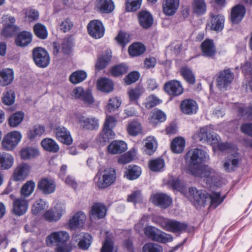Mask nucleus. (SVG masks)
Listing matches in <instances>:
<instances>
[{
    "label": "nucleus",
    "mask_w": 252,
    "mask_h": 252,
    "mask_svg": "<svg viewBox=\"0 0 252 252\" xmlns=\"http://www.w3.org/2000/svg\"><path fill=\"white\" fill-rule=\"evenodd\" d=\"M189 196L194 204L204 206L207 202L210 203V207L216 208L224 200V196H220V192H214L208 194L203 190H197L196 188L190 187L189 189Z\"/></svg>",
    "instance_id": "f257e3e1"
},
{
    "label": "nucleus",
    "mask_w": 252,
    "mask_h": 252,
    "mask_svg": "<svg viewBox=\"0 0 252 252\" xmlns=\"http://www.w3.org/2000/svg\"><path fill=\"white\" fill-rule=\"evenodd\" d=\"M209 158L207 152L203 149L194 148L189 150L185 157V160L188 163V172L190 173L191 170L196 169L202 162L208 161Z\"/></svg>",
    "instance_id": "f03ea898"
},
{
    "label": "nucleus",
    "mask_w": 252,
    "mask_h": 252,
    "mask_svg": "<svg viewBox=\"0 0 252 252\" xmlns=\"http://www.w3.org/2000/svg\"><path fill=\"white\" fill-rule=\"evenodd\" d=\"M153 221L166 231L173 233L181 232L188 227L187 223L177 220H168L161 217L153 218Z\"/></svg>",
    "instance_id": "7ed1b4c3"
},
{
    "label": "nucleus",
    "mask_w": 252,
    "mask_h": 252,
    "mask_svg": "<svg viewBox=\"0 0 252 252\" xmlns=\"http://www.w3.org/2000/svg\"><path fill=\"white\" fill-rule=\"evenodd\" d=\"M192 175L204 179L209 184H211L213 181H219L215 170L207 165H202L189 173Z\"/></svg>",
    "instance_id": "20e7f679"
},
{
    "label": "nucleus",
    "mask_w": 252,
    "mask_h": 252,
    "mask_svg": "<svg viewBox=\"0 0 252 252\" xmlns=\"http://www.w3.org/2000/svg\"><path fill=\"white\" fill-rule=\"evenodd\" d=\"M145 235L151 240L162 243H166L172 241V236L161 231L152 226H148L144 229Z\"/></svg>",
    "instance_id": "39448f33"
},
{
    "label": "nucleus",
    "mask_w": 252,
    "mask_h": 252,
    "mask_svg": "<svg viewBox=\"0 0 252 252\" xmlns=\"http://www.w3.org/2000/svg\"><path fill=\"white\" fill-rule=\"evenodd\" d=\"M116 171L114 168H107L102 173H98L95 180L97 186L100 189H104L110 186L115 180Z\"/></svg>",
    "instance_id": "423d86ee"
},
{
    "label": "nucleus",
    "mask_w": 252,
    "mask_h": 252,
    "mask_svg": "<svg viewBox=\"0 0 252 252\" xmlns=\"http://www.w3.org/2000/svg\"><path fill=\"white\" fill-rule=\"evenodd\" d=\"M35 64L39 67H46L50 63V58L48 52L42 47H35L32 51Z\"/></svg>",
    "instance_id": "0eeeda50"
},
{
    "label": "nucleus",
    "mask_w": 252,
    "mask_h": 252,
    "mask_svg": "<svg viewBox=\"0 0 252 252\" xmlns=\"http://www.w3.org/2000/svg\"><path fill=\"white\" fill-rule=\"evenodd\" d=\"M65 210L66 205L64 203H57L54 208L45 212L44 219L48 222H57L61 219Z\"/></svg>",
    "instance_id": "6e6552de"
},
{
    "label": "nucleus",
    "mask_w": 252,
    "mask_h": 252,
    "mask_svg": "<svg viewBox=\"0 0 252 252\" xmlns=\"http://www.w3.org/2000/svg\"><path fill=\"white\" fill-rule=\"evenodd\" d=\"M21 138V133L18 131H13L8 133L2 140V148L6 151L13 150L18 145Z\"/></svg>",
    "instance_id": "1a4fd4ad"
},
{
    "label": "nucleus",
    "mask_w": 252,
    "mask_h": 252,
    "mask_svg": "<svg viewBox=\"0 0 252 252\" xmlns=\"http://www.w3.org/2000/svg\"><path fill=\"white\" fill-rule=\"evenodd\" d=\"M116 122L117 120L114 116L106 117L103 132L98 138L100 142H106L110 139L114 138L115 134L112 128L115 126Z\"/></svg>",
    "instance_id": "9d476101"
},
{
    "label": "nucleus",
    "mask_w": 252,
    "mask_h": 252,
    "mask_svg": "<svg viewBox=\"0 0 252 252\" xmlns=\"http://www.w3.org/2000/svg\"><path fill=\"white\" fill-rule=\"evenodd\" d=\"M234 78L233 74L229 69L220 72L216 79L217 86L220 90L226 89L230 85Z\"/></svg>",
    "instance_id": "9b49d317"
},
{
    "label": "nucleus",
    "mask_w": 252,
    "mask_h": 252,
    "mask_svg": "<svg viewBox=\"0 0 252 252\" xmlns=\"http://www.w3.org/2000/svg\"><path fill=\"white\" fill-rule=\"evenodd\" d=\"M196 136L200 141H207L212 144H216L220 140V136L216 133H211L207 126L200 128L196 134Z\"/></svg>",
    "instance_id": "f8f14e48"
},
{
    "label": "nucleus",
    "mask_w": 252,
    "mask_h": 252,
    "mask_svg": "<svg viewBox=\"0 0 252 252\" xmlns=\"http://www.w3.org/2000/svg\"><path fill=\"white\" fill-rule=\"evenodd\" d=\"M88 31L89 34L96 39L102 37L104 33V28L102 23L97 20L91 21L89 23Z\"/></svg>",
    "instance_id": "ddd939ff"
},
{
    "label": "nucleus",
    "mask_w": 252,
    "mask_h": 252,
    "mask_svg": "<svg viewBox=\"0 0 252 252\" xmlns=\"http://www.w3.org/2000/svg\"><path fill=\"white\" fill-rule=\"evenodd\" d=\"M164 88L165 91L169 95L173 96L180 95L184 91L181 83L176 80H171L165 83Z\"/></svg>",
    "instance_id": "4468645a"
},
{
    "label": "nucleus",
    "mask_w": 252,
    "mask_h": 252,
    "mask_svg": "<svg viewBox=\"0 0 252 252\" xmlns=\"http://www.w3.org/2000/svg\"><path fill=\"white\" fill-rule=\"evenodd\" d=\"M69 236L68 233L64 231H59L51 233L46 238L47 244H53L55 243L58 244H66Z\"/></svg>",
    "instance_id": "2eb2a0df"
},
{
    "label": "nucleus",
    "mask_w": 252,
    "mask_h": 252,
    "mask_svg": "<svg viewBox=\"0 0 252 252\" xmlns=\"http://www.w3.org/2000/svg\"><path fill=\"white\" fill-rule=\"evenodd\" d=\"M73 94L75 98L81 100L88 105L94 102L92 92L89 89L85 90L82 87H77L73 90Z\"/></svg>",
    "instance_id": "dca6fc26"
},
{
    "label": "nucleus",
    "mask_w": 252,
    "mask_h": 252,
    "mask_svg": "<svg viewBox=\"0 0 252 252\" xmlns=\"http://www.w3.org/2000/svg\"><path fill=\"white\" fill-rule=\"evenodd\" d=\"M28 208V201L26 198L20 196L13 201L12 212L15 215H23L27 212Z\"/></svg>",
    "instance_id": "f3484780"
},
{
    "label": "nucleus",
    "mask_w": 252,
    "mask_h": 252,
    "mask_svg": "<svg viewBox=\"0 0 252 252\" xmlns=\"http://www.w3.org/2000/svg\"><path fill=\"white\" fill-rule=\"evenodd\" d=\"M180 5V0H163V13L166 16H172L177 11Z\"/></svg>",
    "instance_id": "a211bd4d"
},
{
    "label": "nucleus",
    "mask_w": 252,
    "mask_h": 252,
    "mask_svg": "<svg viewBox=\"0 0 252 252\" xmlns=\"http://www.w3.org/2000/svg\"><path fill=\"white\" fill-rule=\"evenodd\" d=\"M56 183L54 180L48 179H42L37 184L38 189L45 194L53 193L56 189Z\"/></svg>",
    "instance_id": "6ab92c4d"
},
{
    "label": "nucleus",
    "mask_w": 252,
    "mask_h": 252,
    "mask_svg": "<svg viewBox=\"0 0 252 252\" xmlns=\"http://www.w3.org/2000/svg\"><path fill=\"white\" fill-rule=\"evenodd\" d=\"M152 202L162 208L169 207L171 203V198L167 194L163 193H158L153 194L151 197Z\"/></svg>",
    "instance_id": "aec40b11"
},
{
    "label": "nucleus",
    "mask_w": 252,
    "mask_h": 252,
    "mask_svg": "<svg viewBox=\"0 0 252 252\" xmlns=\"http://www.w3.org/2000/svg\"><path fill=\"white\" fill-rule=\"evenodd\" d=\"M198 107L196 102L191 99H186L180 104L181 111L186 115H192L196 113Z\"/></svg>",
    "instance_id": "412c9836"
},
{
    "label": "nucleus",
    "mask_w": 252,
    "mask_h": 252,
    "mask_svg": "<svg viewBox=\"0 0 252 252\" xmlns=\"http://www.w3.org/2000/svg\"><path fill=\"white\" fill-rule=\"evenodd\" d=\"M57 139L62 143L66 145H70L72 143V139L70 132L63 126H59L54 129Z\"/></svg>",
    "instance_id": "4be33fe9"
},
{
    "label": "nucleus",
    "mask_w": 252,
    "mask_h": 252,
    "mask_svg": "<svg viewBox=\"0 0 252 252\" xmlns=\"http://www.w3.org/2000/svg\"><path fill=\"white\" fill-rule=\"evenodd\" d=\"M31 167L28 163L22 162L18 165L13 173V178L16 181L24 180L30 173Z\"/></svg>",
    "instance_id": "5701e85b"
},
{
    "label": "nucleus",
    "mask_w": 252,
    "mask_h": 252,
    "mask_svg": "<svg viewBox=\"0 0 252 252\" xmlns=\"http://www.w3.org/2000/svg\"><path fill=\"white\" fill-rule=\"evenodd\" d=\"M107 209L105 206L100 203H94L90 213L91 219H101L106 215Z\"/></svg>",
    "instance_id": "b1692460"
},
{
    "label": "nucleus",
    "mask_w": 252,
    "mask_h": 252,
    "mask_svg": "<svg viewBox=\"0 0 252 252\" xmlns=\"http://www.w3.org/2000/svg\"><path fill=\"white\" fill-rule=\"evenodd\" d=\"M20 158L24 160L36 158L40 155L38 149L35 147L28 146L22 148L19 152Z\"/></svg>",
    "instance_id": "393cba45"
},
{
    "label": "nucleus",
    "mask_w": 252,
    "mask_h": 252,
    "mask_svg": "<svg viewBox=\"0 0 252 252\" xmlns=\"http://www.w3.org/2000/svg\"><path fill=\"white\" fill-rule=\"evenodd\" d=\"M246 13V8L243 5L237 4L234 6L231 11V21L233 24L239 23Z\"/></svg>",
    "instance_id": "a878e982"
},
{
    "label": "nucleus",
    "mask_w": 252,
    "mask_h": 252,
    "mask_svg": "<svg viewBox=\"0 0 252 252\" xmlns=\"http://www.w3.org/2000/svg\"><path fill=\"white\" fill-rule=\"evenodd\" d=\"M86 220V215L82 211L78 212L69 220L68 226L71 229H75L82 225Z\"/></svg>",
    "instance_id": "bb28decb"
},
{
    "label": "nucleus",
    "mask_w": 252,
    "mask_h": 252,
    "mask_svg": "<svg viewBox=\"0 0 252 252\" xmlns=\"http://www.w3.org/2000/svg\"><path fill=\"white\" fill-rule=\"evenodd\" d=\"M223 163L224 170L230 172L234 171L238 167L239 159L236 154H232L225 158Z\"/></svg>",
    "instance_id": "cd10ccee"
},
{
    "label": "nucleus",
    "mask_w": 252,
    "mask_h": 252,
    "mask_svg": "<svg viewBox=\"0 0 252 252\" xmlns=\"http://www.w3.org/2000/svg\"><path fill=\"white\" fill-rule=\"evenodd\" d=\"M79 124L83 128L89 130L97 129L99 126L98 120L95 117H81L79 119Z\"/></svg>",
    "instance_id": "c85d7f7f"
},
{
    "label": "nucleus",
    "mask_w": 252,
    "mask_h": 252,
    "mask_svg": "<svg viewBox=\"0 0 252 252\" xmlns=\"http://www.w3.org/2000/svg\"><path fill=\"white\" fill-rule=\"evenodd\" d=\"M140 25L144 29H148L152 26L154 20L152 14L148 11H142L138 14Z\"/></svg>",
    "instance_id": "c756f323"
},
{
    "label": "nucleus",
    "mask_w": 252,
    "mask_h": 252,
    "mask_svg": "<svg viewBox=\"0 0 252 252\" xmlns=\"http://www.w3.org/2000/svg\"><path fill=\"white\" fill-rule=\"evenodd\" d=\"M127 149L126 144L123 141H114L108 146V151L112 154L122 153Z\"/></svg>",
    "instance_id": "7c9ffc66"
},
{
    "label": "nucleus",
    "mask_w": 252,
    "mask_h": 252,
    "mask_svg": "<svg viewBox=\"0 0 252 252\" xmlns=\"http://www.w3.org/2000/svg\"><path fill=\"white\" fill-rule=\"evenodd\" d=\"M203 55L206 57L213 58L216 54V48L212 40L206 39L201 45Z\"/></svg>",
    "instance_id": "2f4dec72"
},
{
    "label": "nucleus",
    "mask_w": 252,
    "mask_h": 252,
    "mask_svg": "<svg viewBox=\"0 0 252 252\" xmlns=\"http://www.w3.org/2000/svg\"><path fill=\"white\" fill-rule=\"evenodd\" d=\"M14 79L13 70L5 68L0 72V85L5 86L10 84Z\"/></svg>",
    "instance_id": "473e14b6"
},
{
    "label": "nucleus",
    "mask_w": 252,
    "mask_h": 252,
    "mask_svg": "<svg viewBox=\"0 0 252 252\" xmlns=\"http://www.w3.org/2000/svg\"><path fill=\"white\" fill-rule=\"evenodd\" d=\"M126 169L124 176L130 180L137 179L141 174V168L135 165H129Z\"/></svg>",
    "instance_id": "72a5a7b5"
},
{
    "label": "nucleus",
    "mask_w": 252,
    "mask_h": 252,
    "mask_svg": "<svg viewBox=\"0 0 252 252\" xmlns=\"http://www.w3.org/2000/svg\"><path fill=\"white\" fill-rule=\"evenodd\" d=\"M32 34L28 32H22L17 36L15 39L16 44L20 47H25L32 41Z\"/></svg>",
    "instance_id": "f704fd0d"
},
{
    "label": "nucleus",
    "mask_w": 252,
    "mask_h": 252,
    "mask_svg": "<svg viewBox=\"0 0 252 252\" xmlns=\"http://www.w3.org/2000/svg\"><path fill=\"white\" fill-rule=\"evenodd\" d=\"M14 163L13 156L7 153H0V168L8 169L11 168Z\"/></svg>",
    "instance_id": "c9c22d12"
},
{
    "label": "nucleus",
    "mask_w": 252,
    "mask_h": 252,
    "mask_svg": "<svg viewBox=\"0 0 252 252\" xmlns=\"http://www.w3.org/2000/svg\"><path fill=\"white\" fill-rule=\"evenodd\" d=\"M111 58V54L109 52L99 56L95 64V69L100 70L106 67L109 64Z\"/></svg>",
    "instance_id": "e433bc0d"
},
{
    "label": "nucleus",
    "mask_w": 252,
    "mask_h": 252,
    "mask_svg": "<svg viewBox=\"0 0 252 252\" xmlns=\"http://www.w3.org/2000/svg\"><path fill=\"white\" fill-rule=\"evenodd\" d=\"M96 7L101 12L108 13L114 9V4L111 0H97Z\"/></svg>",
    "instance_id": "4c0bfd02"
},
{
    "label": "nucleus",
    "mask_w": 252,
    "mask_h": 252,
    "mask_svg": "<svg viewBox=\"0 0 252 252\" xmlns=\"http://www.w3.org/2000/svg\"><path fill=\"white\" fill-rule=\"evenodd\" d=\"M211 30L215 31H220L222 30L223 28L224 22V16L220 14L216 16L211 14Z\"/></svg>",
    "instance_id": "58836bf2"
},
{
    "label": "nucleus",
    "mask_w": 252,
    "mask_h": 252,
    "mask_svg": "<svg viewBox=\"0 0 252 252\" xmlns=\"http://www.w3.org/2000/svg\"><path fill=\"white\" fill-rule=\"evenodd\" d=\"M186 141L184 138L177 137L172 140L170 147L171 151L176 154H180L183 152L185 149Z\"/></svg>",
    "instance_id": "ea45409f"
},
{
    "label": "nucleus",
    "mask_w": 252,
    "mask_h": 252,
    "mask_svg": "<svg viewBox=\"0 0 252 252\" xmlns=\"http://www.w3.org/2000/svg\"><path fill=\"white\" fill-rule=\"evenodd\" d=\"M97 89L105 93H109L113 91L114 85L112 81L107 78H102L97 82Z\"/></svg>",
    "instance_id": "a19ab883"
},
{
    "label": "nucleus",
    "mask_w": 252,
    "mask_h": 252,
    "mask_svg": "<svg viewBox=\"0 0 252 252\" xmlns=\"http://www.w3.org/2000/svg\"><path fill=\"white\" fill-rule=\"evenodd\" d=\"M41 145L45 150L52 152L57 153L59 151V146L56 142L50 138H46L41 141Z\"/></svg>",
    "instance_id": "79ce46f5"
},
{
    "label": "nucleus",
    "mask_w": 252,
    "mask_h": 252,
    "mask_svg": "<svg viewBox=\"0 0 252 252\" xmlns=\"http://www.w3.org/2000/svg\"><path fill=\"white\" fill-rule=\"evenodd\" d=\"M45 131L44 126L36 125L30 129L27 133V137L31 140L39 138Z\"/></svg>",
    "instance_id": "37998d69"
},
{
    "label": "nucleus",
    "mask_w": 252,
    "mask_h": 252,
    "mask_svg": "<svg viewBox=\"0 0 252 252\" xmlns=\"http://www.w3.org/2000/svg\"><path fill=\"white\" fill-rule=\"evenodd\" d=\"M35 184L33 181L27 182L20 190L21 197L26 198L30 196L33 192Z\"/></svg>",
    "instance_id": "c03bdc74"
},
{
    "label": "nucleus",
    "mask_w": 252,
    "mask_h": 252,
    "mask_svg": "<svg viewBox=\"0 0 252 252\" xmlns=\"http://www.w3.org/2000/svg\"><path fill=\"white\" fill-rule=\"evenodd\" d=\"M194 13L201 15L206 11L207 6L205 0H193L192 4Z\"/></svg>",
    "instance_id": "a18cd8bd"
},
{
    "label": "nucleus",
    "mask_w": 252,
    "mask_h": 252,
    "mask_svg": "<svg viewBox=\"0 0 252 252\" xmlns=\"http://www.w3.org/2000/svg\"><path fill=\"white\" fill-rule=\"evenodd\" d=\"M24 113L21 111L17 112L8 118V125L10 126L15 127L19 126L23 121Z\"/></svg>",
    "instance_id": "49530a36"
},
{
    "label": "nucleus",
    "mask_w": 252,
    "mask_h": 252,
    "mask_svg": "<svg viewBox=\"0 0 252 252\" xmlns=\"http://www.w3.org/2000/svg\"><path fill=\"white\" fill-rule=\"evenodd\" d=\"M166 120V115L160 110L154 111L151 114L149 118L150 123L153 125H156L158 123L164 122Z\"/></svg>",
    "instance_id": "de8ad7c7"
},
{
    "label": "nucleus",
    "mask_w": 252,
    "mask_h": 252,
    "mask_svg": "<svg viewBox=\"0 0 252 252\" xmlns=\"http://www.w3.org/2000/svg\"><path fill=\"white\" fill-rule=\"evenodd\" d=\"M145 152L149 155L153 154L157 146V143L155 138L153 136L147 137L145 140Z\"/></svg>",
    "instance_id": "09e8293b"
},
{
    "label": "nucleus",
    "mask_w": 252,
    "mask_h": 252,
    "mask_svg": "<svg viewBox=\"0 0 252 252\" xmlns=\"http://www.w3.org/2000/svg\"><path fill=\"white\" fill-rule=\"evenodd\" d=\"M87 76V73L85 71L77 70L70 75L69 80L72 84H76L83 81Z\"/></svg>",
    "instance_id": "8fccbe9b"
},
{
    "label": "nucleus",
    "mask_w": 252,
    "mask_h": 252,
    "mask_svg": "<svg viewBox=\"0 0 252 252\" xmlns=\"http://www.w3.org/2000/svg\"><path fill=\"white\" fill-rule=\"evenodd\" d=\"M145 51L144 45L140 43H135L130 45L128 53L131 56H137L143 54Z\"/></svg>",
    "instance_id": "3c124183"
},
{
    "label": "nucleus",
    "mask_w": 252,
    "mask_h": 252,
    "mask_svg": "<svg viewBox=\"0 0 252 252\" xmlns=\"http://www.w3.org/2000/svg\"><path fill=\"white\" fill-rule=\"evenodd\" d=\"M127 130L129 134L135 136L141 133L142 127L139 122L131 121L128 124Z\"/></svg>",
    "instance_id": "603ef678"
},
{
    "label": "nucleus",
    "mask_w": 252,
    "mask_h": 252,
    "mask_svg": "<svg viewBox=\"0 0 252 252\" xmlns=\"http://www.w3.org/2000/svg\"><path fill=\"white\" fill-rule=\"evenodd\" d=\"M34 34L39 38L45 39L48 33L46 27L40 23L36 24L33 27Z\"/></svg>",
    "instance_id": "864d4df0"
},
{
    "label": "nucleus",
    "mask_w": 252,
    "mask_h": 252,
    "mask_svg": "<svg viewBox=\"0 0 252 252\" xmlns=\"http://www.w3.org/2000/svg\"><path fill=\"white\" fill-rule=\"evenodd\" d=\"M181 73L184 79L189 84H193L195 82V77L190 68L185 67L181 69Z\"/></svg>",
    "instance_id": "5fc2aeb1"
},
{
    "label": "nucleus",
    "mask_w": 252,
    "mask_h": 252,
    "mask_svg": "<svg viewBox=\"0 0 252 252\" xmlns=\"http://www.w3.org/2000/svg\"><path fill=\"white\" fill-rule=\"evenodd\" d=\"M121 102L120 99L114 97L109 99L108 103L106 106V112L111 113L116 110L120 106Z\"/></svg>",
    "instance_id": "6e6d98bb"
},
{
    "label": "nucleus",
    "mask_w": 252,
    "mask_h": 252,
    "mask_svg": "<svg viewBox=\"0 0 252 252\" xmlns=\"http://www.w3.org/2000/svg\"><path fill=\"white\" fill-rule=\"evenodd\" d=\"M150 169L153 171H159L164 166V161L161 158H157L151 160L149 163Z\"/></svg>",
    "instance_id": "4d7b16f0"
},
{
    "label": "nucleus",
    "mask_w": 252,
    "mask_h": 252,
    "mask_svg": "<svg viewBox=\"0 0 252 252\" xmlns=\"http://www.w3.org/2000/svg\"><path fill=\"white\" fill-rule=\"evenodd\" d=\"M142 252H163L162 247L154 243H148L142 248Z\"/></svg>",
    "instance_id": "13d9d810"
},
{
    "label": "nucleus",
    "mask_w": 252,
    "mask_h": 252,
    "mask_svg": "<svg viewBox=\"0 0 252 252\" xmlns=\"http://www.w3.org/2000/svg\"><path fill=\"white\" fill-rule=\"evenodd\" d=\"M142 0H127L126 2V10L128 12L135 11L141 5Z\"/></svg>",
    "instance_id": "bf43d9fd"
},
{
    "label": "nucleus",
    "mask_w": 252,
    "mask_h": 252,
    "mask_svg": "<svg viewBox=\"0 0 252 252\" xmlns=\"http://www.w3.org/2000/svg\"><path fill=\"white\" fill-rule=\"evenodd\" d=\"M72 47L73 42L69 38H65L61 44V52L66 55H69L72 50Z\"/></svg>",
    "instance_id": "052dcab7"
},
{
    "label": "nucleus",
    "mask_w": 252,
    "mask_h": 252,
    "mask_svg": "<svg viewBox=\"0 0 252 252\" xmlns=\"http://www.w3.org/2000/svg\"><path fill=\"white\" fill-rule=\"evenodd\" d=\"M92 238V236L89 234H84L78 243L79 247L83 250H87L91 245Z\"/></svg>",
    "instance_id": "680f3d73"
},
{
    "label": "nucleus",
    "mask_w": 252,
    "mask_h": 252,
    "mask_svg": "<svg viewBox=\"0 0 252 252\" xmlns=\"http://www.w3.org/2000/svg\"><path fill=\"white\" fill-rule=\"evenodd\" d=\"M15 101V94L14 92L10 90L3 94L2 98V103L7 106L11 105L14 103Z\"/></svg>",
    "instance_id": "e2e57ef3"
},
{
    "label": "nucleus",
    "mask_w": 252,
    "mask_h": 252,
    "mask_svg": "<svg viewBox=\"0 0 252 252\" xmlns=\"http://www.w3.org/2000/svg\"><path fill=\"white\" fill-rule=\"evenodd\" d=\"M161 101L154 95H149L146 99L144 103L145 106L147 109H151L156 105L159 104Z\"/></svg>",
    "instance_id": "0e129e2a"
},
{
    "label": "nucleus",
    "mask_w": 252,
    "mask_h": 252,
    "mask_svg": "<svg viewBox=\"0 0 252 252\" xmlns=\"http://www.w3.org/2000/svg\"><path fill=\"white\" fill-rule=\"evenodd\" d=\"M128 70L127 67L124 64H120L114 66L111 69V73L115 76H119L125 74Z\"/></svg>",
    "instance_id": "69168bd1"
},
{
    "label": "nucleus",
    "mask_w": 252,
    "mask_h": 252,
    "mask_svg": "<svg viewBox=\"0 0 252 252\" xmlns=\"http://www.w3.org/2000/svg\"><path fill=\"white\" fill-rule=\"evenodd\" d=\"M46 206V203L42 199L37 200L32 207V212L33 214L36 215L44 210Z\"/></svg>",
    "instance_id": "338daca9"
},
{
    "label": "nucleus",
    "mask_w": 252,
    "mask_h": 252,
    "mask_svg": "<svg viewBox=\"0 0 252 252\" xmlns=\"http://www.w3.org/2000/svg\"><path fill=\"white\" fill-rule=\"evenodd\" d=\"M26 17L30 22L36 21L39 18L38 11L32 8H27L25 10Z\"/></svg>",
    "instance_id": "774afa93"
}]
</instances>
